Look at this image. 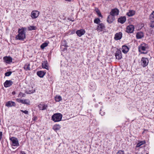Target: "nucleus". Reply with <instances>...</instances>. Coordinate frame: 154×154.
I'll list each match as a JSON object with an SVG mask.
<instances>
[{
	"mask_svg": "<svg viewBox=\"0 0 154 154\" xmlns=\"http://www.w3.org/2000/svg\"><path fill=\"white\" fill-rule=\"evenodd\" d=\"M10 140L12 142L13 144L12 145V146H19L18 141L16 138L12 137H11L10 138Z\"/></svg>",
	"mask_w": 154,
	"mask_h": 154,
	"instance_id": "20e7f679",
	"label": "nucleus"
},
{
	"mask_svg": "<svg viewBox=\"0 0 154 154\" xmlns=\"http://www.w3.org/2000/svg\"><path fill=\"white\" fill-rule=\"evenodd\" d=\"M149 63V60L147 58L143 57L141 60V64L143 67L146 66Z\"/></svg>",
	"mask_w": 154,
	"mask_h": 154,
	"instance_id": "39448f33",
	"label": "nucleus"
},
{
	"mask_svg": "<svg viewBox=\"0 0 154 154\" xmlns=\"http://www.w3.org/2000/svg\"><path fill=\"white\" fill-rule=\"evenodd\" d=\"M46 73V72L42 71H39V77L41 78H43Z\"/></svg>",
	"mask_w": 154,
	"mask_h": 154,
	"instance_id": "393cba45",
	"label": "nucleus"
},
{
	"mask_svg": "<svg viewBox=\"0 0 154 154\" xmlns=\"http://www.w3.org/2000/svg\"><path fill=\"white\" fill-rule=\"evenodd\" d=\"M60 126L59 125H55L53 126V128L55 131H57L60 129Z\"/></svg>",
	"mask_w": 154,
	"mask_h": 154,
	"instance_id": "5701e85b",
	"label": "nucleus"
},
{
	"mask_svg": "<svg viewBox=\"0 0 154 154\" xmlns=\"http://www.w3.org/2000/svg\"><path fill=\"white\" fill-rule=\"evenodd\" d=\"M31 15L32 18H36L38 15V12L37 11H33L31 13Z\"/></svg>",
	"mask_w": 154,
	"mask_h": 154,
	"instance_id": "dca6fc26",
	"label": "nucleus"
},
{
	"mask_svg": "<svg viewBox=\"0 0 154 154\" xmlns=\"http://www.w3.org/2000/svg\"><path fill=\"white\" fill-rule=\"evenodd\" d=\"M55 100L57 102H59L62 100V98L61 96H56L55 97Z\"/></svg>",
	"mask_w": 154,
	"mask_h": 154,
	"instance_id": "c85d7f7f",
	"label": "nucleus"
},
{
	"mask_svg": "<svg viewBox=\"0 0 154 154\" xmlns=\"http://www.w3.org/2000/svg\"><path fill=\"white\" fill-rule=\"evenodd\" d=\"M62 115L60 113L54 114L52 116L51 119L54 122H60L61 121Z\"/></svg>",
	"mask_w": 154,
	"mask_h": 154,
	"instance_id": "7ed1b4c3",
	"label": "nucleus"
},
{
	"mask_svg": "<svg viewBox=\"0 0 154 154\" xmlns=\"http://www.w3.org/2000/svg\"><path fill=\"white\" fill-rule=\"evenodd\" d=\"M30 101L28 99L23 100V104H26L27 105H29L30 104Z\"/></svg>",
	"mask_w": 154,
	"mask_h": 154,
	"instance_id": "c756f323",
	"label": "nucleus"
},
{
	"mask_svg": "<svg viewBox=\"0 0 154 154\" xmlns=\"http://www.w3.org/2000/svg\"><path fill=\"white\" fill-rule=\"evenodd\" d=\"M149 19L150 20H154V11L150 15Z\"/></svg>",
	"mask_w": 154,
	"mask_h": 154,
	"instance_id": "7c9ffc66",
	"label": "nucleus"
},
{
	"mask_svg": "<svg viewBox=\"0 0 154 154\" xmlns=\"http://www.w3.org/2000/svg\"><path fill=\"white\" fill-rule=\"evenodd\" d=\"M146 154H148V153H146Z\"/></svg>",
	"mask_w": 154,
	"mask_h": 154,
	"instance_id": "8fccbe9b",
	"label": "nucleus"
},
{
	"mask_svg": "<svg viewBox=\"0 0 154 154\" xmlns=\"http://www.w3.org/2000/svg\"><path fill=\"white\" fill-rule=\"evenodd\" d=\"M96 12L99 16L101 17H102L100 12L99 11V10H97V11Z\"/></svg>",
	"mask_w": 154,
	"mask_h": 154,
	"instance_id": "e433bc0d",
	"label": "nucleus"
},
{
	"mask_svg": "<svg viewBox=\"0 0 154 154\" xmlns=\"http://www.w3.org/2000/svg\"><path fill=\"white\" fill-rule=\"evenodd\" d=\"M21 154H26V153L25 152H24L22 151L21 152Z\"/></svg>",
	"mask_w": 154,
	"mask_h": 154,
	"instance_id": "c03bdc74",
	"label": "nucleus"
},
{
	"mask_svg": "<svg viewBox=\"0 0 154 154\" xmlns=\"http://www.w3.org/2000/svg\"><path fill=\"white\" fill-rule=\"evenodd\" d=\"M114 17L111 15H109L108 17L107 21L109 23H111L114 20Z\"/></svg>",
	"mask_w": 154,
	"mask_h": 154,
	"instance_id": "6ab92c4d",
	"label": "nucleus"
},
{
	"mask_svg": "<svg viewBox=\"0 0 154 154\" xmlns=\"http://www.w3.org/2000/svg\"><path fill=\"white\" fill-rule=\"evenodd\" d=\"M12 94H14V92H12Z\"/></svg>",
	"mask_w": 154,
	"mask_h": 154,
	"instance_id": "de8ad7c7",
	"label": "nucleus"
},
{
	"mask_svg": "<svg viewBox=\"0 0 154 154\" xmlns=\"http://www.w3.org/2000/svg\"><path fill=\"white\" fill-rule=\"evenodd\" d=\"M24 28L19 29L18 30V34L16 35L15 38L16 39L23 40L26 38V35Z\"/></svg>",
	"mask_w": 154,
	"mask_h": 154,
	"instance_id": "f257e3e1",
	"label": "nucleus"
},
{
	"mask_svg": "<svg viewBox=\"0 0 154 154\" xmlns=\"http://www.w3.org/2000/svg\"><path fill=\"white\" fill-rule=\"evenodd\" d=\"M134 30V26L132 25H130L128 26L126 29V32L128 33H131L133 32Z\"/></svg>",
	"mask_w": 154,
	"mask_h": 154,
	"instance_id": "1a4fd4ad",
	"label": "nucleus"
},
{
	"mask_svg": "<svg viewBox=\"0 0 154 154\" xmlns=\"http://www.w3.org/2000/svg\"><path fill=\"white\" fill-rule=\"evenodd\" d=\"M42 67L43 68L48 69V63L47 61H44L42 63Z\"/></svg>",
	"mask_w": 154,
	"mask_h": 154,
	"instance_id": "aec40b11",
	"label": "nucleus"
},
{
	"mask_svg": "<svg viewBox=\"0 0 154 154\" xmlns=\"http://www.w3.org/2000/svg\"><path fill=\"white\" fill-rule=\"evenodd\" d=\"M116 154H125L123 151L120 150L119 151L116 153Z\"/></svg>",
	"mask_w": 154,
	"mask_h": 154,
	"instance_id": "c9c22d12",
	"label": "nucleus"
},
{
	"mask_svg": "<svg viewBox=\"0 0 154 154\" xmlns=\"http://www.w3.org/2000/svg\"><path fill=\"white\" fill-rule=\"evenodd\" d=\"M38 151H35L33 152V154H37Z\"/></svg>",
	"mask_w": 154,
	"mask_h": 154,
	"instance_id": "79ce46f5",
	"label": "nucleus"
},
{
	"mask_svg": "<svg viewBox=\"0 0 154 154\" xmlns=\"http://www.w3.org/2000/svg\"><path fill=\"white\" fill-rule=\"evenodd\" d=\"M3 60L6 63L9 64L12 62V59L10 56H6L3 57Z\"/></svg>",
	"mask_w": 154,
	"mask_h": 154,
	"instance_id": "f8f14e48",
	"label": "nucleus"
},
{
	"mask_svg": "<svg viewBox=\"0 0 154 154\" xmlns=\"http://www.w3.org/2000/svg\"><path fill=\"white\" fill-rule=\"evenodd\" d=\"M105 28L104 24L102 23H99L96 29L98 32L102 31Z\"/></svg>",
	"mask_w": 154,
	"mask_h": 154,
	"instance_id": "6e6552de",
	"label": "nucleus"
},
{
	"mask_svg": "<svg viewBox=\"0 0 154 154\" xmlns=\"http://www.w3.org/2000/svg\"><path fill=\"white\" fill-rule=\"evenodd\" d=\"M30 64L29 63H27L26 64L23 68L26 71L30 70Z\"/></svg>",
	"mask_w": 154,
	"mask_h": 154,
	"instance_id": "4be33fe9",
	"label": "nucleus"
},
{
	"mask_svg": "<svg viewBox=\"0 0 154 154\" xmlns=\"http://www.w3.org/2000/svg\"><path fill=\"white\" fill-rule=\"evenodd\" d=\"M2 132L0 131V140H1L2 137Z\"/></svg>",
	"mask_w": 154,
	"mask_h": 154,
	"instance_id": "ea45409f",
	"label": "nucleus"
},
{
	"mask_svg": "<svg viewBox=\"0 0 154 154\" xmlns=\"http://www.w3.org/2000/svg\"><path fill=\"white\" fill-rule=\"evenodd\" d=\"M119 11L118 9L116 8L112 9L110 12V14L112 16L118 15L119 14Z\"/></svg>",
	"mask_w": 154,
	"mask_h": 154,
	"instance_id": "423d86ee",
	"label": "nucleus"
},
{
	"mask_svg": "<svg viewBox=\"0 0 154 154\" xmlns=\"http://www.w3.org/2000/svg\"><path fill=\"white\" fill-rule=\"evenodd\" d=\"M20 103H21L23 104V100L21 99V100H20Z\"/></svg>",
	"mask_w": 154,
	"mask_h": 154,
	"instance_id": "37998d69",
	"label": "nucleus"
},
{
	"mask_svg": "<svg viewBox=\"0 0 154 154\" xmlns=\"http://www.w3.org/2000/svg\"><path fill=\"white\" fill-rule=\"evenodd\" d=\"M122 51L124 54H126L129 51V48L126 45H123L122 47Z\"/></svg>",
	"mask_w": 154,
	"mask_h": 154,
	"instance_id": "f3484780",
	"label": "nucleus"
},
{
	"mask_svg": "<svg viewBox=\"0 0 154 154\" xmlns=\"http://www.w3.org/2000/svg\"><path fill=\"white\" fill-rule=\"evenodd\" d=\"M135 14V12L133 10H130L129 12L127 13V15L129 16H132L134 15Z\"/></svg>",
	"mask_w": 154,
	"mask_h": 154,
	"instance_id": "b1692460",
	"label": "nucleus"
},
{
	"mask_svg": "<svg viewBox=\"0 0 154 154\" xmlns=\"http://www.w3.org/2000/svg\"><path fill=\"white\" fill-rule=\"evenodd\" d=\"M145 141H141L137 144L136 145V147H140L141 145L145 144Z\"/></svg>",
	"mask_w": 154,
	"mask_h": 154,
	"instance_id": "a878e982",
	"label": "nucleus"
},
{
	"mask_svg": "<svg viewBox=\"0 0 154 154\" xmlns=\"http://www.w3.org/2000/svg\"><path fill=\"white\" fill-rule=\"evenodd\" d=\"M20 111L26 114H28V111L27 110H26L23 111V110H20Z\"/></svg>",
	"mask_w": 154,
	"mask_h": 154,
	"instance_id": "4c0bfd02",
	"label": "nucleus"
},
{
	"mask_svg": "<svg viewBox=\"0 0 154 154\" xmlns=\"http://www.w3.org/2000/svg\"><path fill=\"white\" fill-rule=\"evenodd\" d=\"M144 36L143 33L142 32H138L137 33L136 36L137 39H140Z\"/></svg>",
	"mask_w": 154,
	"mask_h": 154,
	"instance_id": "412c9836",
	"label": "nucleus"
},
{
	"mask_svg": "<svg viewBox=\"0 0 154 154\" xmlns=\"http://www.w3.org/2000/svg\"><path fill=\"white\" fill-rule=\"evenodd\" d=\"M26 96V94L21 92H20L18 95V97L20 98L22 97H25Z\"/></svg>",
	"mask_w": 154,
	"mask_h": 154,
	"instance_id": "2f4dec72",
	"label": "nucleus"
},
{
	"mask_svg": "<svg viewBox=\"0 0 154 154\" xmlns=\"http://www.w3.org/2000/svg\"><path fill=\"white\" fill-rule=\"evenodd\" d=\"M66 1H71V0H65Z\"/></svg>",
	"mask_w": 154,
	"mask_h": 154,
	"instance_id": "49530a36",
	"label": "nucleus"
},
{
	"mask_svg": "<svg viewBox=\"0 0 154 154\" xmlns=\"http://www.w3.org/2000/svg\"><path fill=\"white\" fill-rule=\"evenodd\" d=\"M21 100V99H17L16 100V101L18 102H19V103H20V100Z\"/></svg>",
	"mask_w": 154,
	"mask_h": 154,
	"instance_id": "a19ab883",
	"label": "nucleus"
},
{
	"mask_svg": "<svg viewBox=\"0 0 154 154\" xmlns=\"http://www.w3.org/2000/svg\"><path fill=\"white\" fill-rule=\"evenodd\" d=\"M48 43L45 42L43 43L40 46L41 48H42V49H44L45 47H47L48 45Z\"/></svg>",
	"mask_w": 154,
	"mask_h": 154,
	"instance_id": "bb28decb",
	"label": "nucleus"
},
{
	"mask_svg": "<svg viewBox=\"0 0 154 154\" xmlns=\"http://www.w3.org/2000/svg\"><path fill=\"white\" fill-rule=\"evenodd\" d=\"M115 56L116 59L120 60L122 57V54L121 51L120 50H117L115 53Z\"/></svg>",
	"mask_w": 154,
	"mask_h": 154,
	"instance_id": "0eeeda50",
	"label": "nucleus"
},
{
	"mask_svg": "<svg viewBox=\"0 0 154 154\" xmlns=\"http://www.w3.org/2000/svg\"><path fill=\"white\" fill-rule=\"evenodd\" d=\"M36 28V27L35 26H31L28 27V30H35Z\"/></svg>",
	"mask_w": 154,
	"mask_h": 154,
	"instance_id": "cd10ccee",
	"label": "nucleus"
},
{
	"mask_svg": "<svg viewBox=\"0 0 154 154\" xmlns=\"http://www.w3.org/2000/svg\"><path fill=\"white\" fill-rule=\"evenodd\" d=\"M148 49L147 45L145 43H143L138 47L139 51L141 54H146L147 53Z\"/></svg>",
	"mask_w": 154,
	"mask_h": 154,
	"instance_id": "f03ea898",
	"label": "nucleus"
},
{
	"mask_svg": "<svg viewBox=\"0 0 154 154\" xmlns=\"http://www.w3.org/2000/svg\"><path fill=\"white\" fill-rule=\"evenodd\" d=\"M37 75H38V71L37 72Z\"/></svg>",
	"mask_w": 154,
	"mask_h": 154,
	"instance_id": "a18cd8bd",
	"label": "nucleus"
},
{
	"mask_svg": "<svg viewBox=\"0 0 154 154\" xmlns=\"http://www.w3.org/2000/svg\"><path fill=\"white\" fill-rule=\"evenodd\" d=\"M33 92H34V91L33 90L26 91V93L28 94H30L31 93H32Z\"/></svg>",
	"mask_w": 154,
	"mask_h": 154,
	"instance_id": "58836bf2",
	"label": "nucleus"
},
{
	"mask_svg": "<svg viewBox=\"0 0 154 154\" xmlns=\"http://www.w3.org/2000/svg\"><path fill=\"white\" fill-rule=\"evenodd\" d=\"M85 32V30L84 29H80L77 30L76 33L79 37H81L84 35Z\"/></svg>",
	"mask_w": 154,
	"mask_h": 154,
	"instance_id": "9d476101",
	"label": "nucleus"
},
{
	"mask_svg": "<svg viewBox=\"0 0 154 154\" xmlns=\"http://www.w3.org/2000/svg\"><path fill=\"white\" fill-rule=\"evenodd\" d=\"M48 107L47 105L45 104L42 103L39 104V109L44 110L46 109Z\"/></svg>",
	"mask_w": 154,
	"mask_h": 154,
	"instance_id": "2eb2a0df",
	"label": "nucleus"
},
{
	"mask_svg": "<svg viewBox=\"0 0 154 154\" xmlns=\"http://www.w3.org/2000/svg\"><path fill=\"white\" fill-rule=\"evenodd\" d=\"M126 17L125 16L119 18L118 19V22L121 23H124L126 21Z\"/></svg>",
	"mask_w": 154,
	"mask_h": 154,
	"instance_id": "a211bd4d",
	"label": "nucleus"
},
{
	"mask_svg": "<svg viewBox=\"0 0 154 154\" xmlns=\"http://www.w3.org/2000/svg\"><path fill=\"white\" fill-rule=\"evenodd\" d=\"M12 72L11 71H9L5 73V75L6 76H9L12 74Z\"/></svg>",
	"mask_w": 154,
	"mask_h": 154,
	"instance_id": "473e14b6",
	"label": "nucleus"
},
{
	"mask_svg": "<svg viewBox=\"0 0 154 154\" xmlns=\"http://www.w3.org/2000/svg\"><path fill=\"white\" fill-rule=\"evenodd\" d=\"M12 94H14V92H12Z\"/></svg>",
	"mask_w": 154,
	"mask_h": 154,
	"instance_id": "09e8293b",
	"label": "nucleus"
},
{
	"mask_svg": "<svg viewBox=\"0 0 154 154\" xmlns=\"http://www.w3.org/2000/svg\"><path fill=\"white\" fill-rule=\"evenodd\" d=\"M15 106V103L14 102L12 101H8L5 104V106L8 107Z\"/></svg>",
	"mask_w": 154,
	"mask_h": 154,
	"instance_id": "ddd939ff",
	"label": "nucleus"
},
{
	"mask_svg": "<svg viewBox=\"0 0 154 154\" xmlns=\"http://www.w3.org/2000/svg\"><path fill=\"white\" fill-rule=\"evenodd\" d=\"M13 84V82L10 80H6L4 83V87L7 88L10 87Z\"/></svg>",
	"mask_w": 154,
	"mask_h": 154,
	"instance_id": "9b49d317",
	"label": "nucleus"
},
{
	"mask_svg": "<svg viewBox=\"0 0 154 154\" xmlns=\"http://www.w3.org/2000/svg\"><path fill=\"white\" fill-rule=\"evenodd\" d=\"M100 20L99 18L95 19L94 21V23L98 24L100 22Z\"/></svg>",
	"mask_w": 154,
	"mask_h": 154,
	"instance_id": "72a5a7b5",
	"label": "nucleus"
},
{
	"mask_svg": "<svg viewBox=\"0 0 154 154\" xmlns=\"http://www.w3.org/2000/svg\"><path fill=\"white\" fill-rule=\"evenodd\" d=\"M150 26L152 27H154V20H150Z\"/></svg>",
	"mask_w": 154,
	"mask_h": 154,
	"instance_id": "f704fd0d",
	"label": "nucleus"
},
{
	"mask_svg": "<svg viewBox=\"0 0 154 154\" xmlns=\"http://www.w3.org/2000/svg\"><path fill=\"white\" fill-rule=\"evenodd\" d=\"M122 37V33L121 32L116 33L115 36L114 38L116 40L120 39Z\"/></svg>",
	"mask_w": 154,
	"mask_h": 154,
	"instance_id": "4468645a",
	"label": "nucleus"
}]
</instances>
